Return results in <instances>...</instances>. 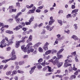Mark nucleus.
<instances>
[{
    "instance_id": "f257e3e1",
    "label": "nucleus",
    "mask_w": 80,
    "mask_h": 80,
    "mask_svg": "<svg viewBox=\"0 0 80 80\" xmlns=\"http://www.w3.org/2000/svg\"><path fill=\"white\" fill-rule=\"evenodd\" d=\"M6 41H5V40ZM5 40L4 39H3L2 41L0 43V48H3L4 47H5L6 46H9L10 45L12 44V43H13V41H11L10 39L9 40H8V38L5 37Z\"/></svg>"
},
{
    "instance_id": "f03ea898",
    "label": "nucleus",
    "mask_w": 80,
    "mask_h": 80,
    "mask_svg": "<svg viewBox=\"0 0 80 80\" xmlns=\"http://www.w3.org/2000/svg\"><path fill=\"white\" fill-rule=\"evenodd\" d=\"M26 38H28V36L22 37V40L17 41L15 45L16 48H18V47L20 46V43H24V42H25V39H26Z\"/></svg>"
},
{
    "instance_id": "7ed1b4c3",
    "label": "nucleus",
    "mask_w": 80,
    "mask_h": 80,
    "mask_svg": "<svg viewBox=\"0 0 80 80\" xmlns=\"http://www.w3.org/2000/svg\"><path fill=\"white\" fill-rule=\"evenodd\" d=\"M32 45H33L32 43L31 42H29L26 46L28 50L27 52L28 53H30V52H33V51H34V49L32 48L33 47L31 46Z\"/></svg>"
},
{
    "instance_id": "20e7f679",
    "label": "nucleus",
    "mask_w": 80,
    "mask_h": 80,
    "mask_svg": "<svg viewBox=\"0 0 80 80\" xmlns=\"http://www.w3.org/2000/svg\"><path fill=\"white\" fill-rule=\"evenodd\" d=\"M72 60L71 59H67L65 60V63L64 65V67L66 68L68 66H70L71 67L72 64H68V63H72Z\"/></svg>"
},
{
    "instance_id": "39448f33",
    "label": "nucleus",
    "mask_w": 80,
    "mask_h": 80,
    "mask_svg": "<svg viewBox=\"0 0 80 80\" xmlns=\"http://www.w3.org/2000/svg\"><path fill=\"white\" fill-rule=\"evenodd\" d=\"M42 43L41 42H39L36 43L33 46V47L34 48L35 50H37L38 47Z\"/></svg>"
},
{
    "instance_id": "423d86ee",
    "label": "nucleus",
    "mask_w": 80,
    "mask_h": 80,
    "mask_svg": "<svg viewBox=\"0 0 80 80\" xmlns=\"http://www.w3.org/2000/svg\"><path fill=\"white\" fill-rule=\"evenodd\" d=\"M8 27H9L8 25L3 24V27H2L0 29L1 31V33H3L4 32L5 29H3V28H8Z\"/></svg>"
},
{
    "instance_id": "0eeeda50",
    "label": "nucleus",
    "mask_w": 80,
    "mask_h": 80,
    "mask_svg": "<svg viewBox=\"0 0 80 80\" xmlns=\"http://www.w3.org/2000/svg\"><path fill=\"white\" fill-rule=\"evenodd\" d=\"M54 28V26H50L49 25H48L46 27V29L48 31H52Z\"/></svg>"
},
{
    "instance_id": "6e6552de",
    "label": "nucleus",
    "mask_w": 80,
    "mask_h": 80,
    "mask_svg": "<svg viewBox=\"0 0 80 80\" xmlns=\"http://www.w3.org/2000/svg\"><path fill=\"white\" fill-rule=\"evenodd\" d=\"M50 21L49 22L48 25H50L51 24L55 22V20L52 17H51L50 18Z\"/></svg>"
},
{
    "instance_id": "1a4fd4ad",
    "label": "nucleus",
    "mask_w": 80,
    "mask_h": 80,
    "mask_svg": "<svg viewBox=\"0 0 80 80\" xmlns=\"http://www.w3.org/2000/svg\"><path fill=\"white\" fill-rule=\"evenodd\" d=\"M20 28H22V26H20V25H19L18 26H16L15 28H13V30H15V31H17L18 30H20Z\"/></svg>"
},
{
    "instance_id": "9d476101",
    "label": "nucleus",
    "mask_w": 80,
    "mask_h": 80,
    "mask_svg": "<svg viewBox=\"0 0 80 80\" xmlns=\"http://www.w3.org/2000/svg\"><path fill=\"white\" fill-rule=\"evenodd\" d=\"M21 49L25 53L27 52V48L26 47H25V45H23L21 47Z\"/></svg>"
},
{
    "instance_id": "9b49d317",
    "label": "nucleus",
    "mask_w": 80,
    "mask_h": 80,
    "mask_svg": "<svg viewBox=\"0 0 80 80\" xmlns=\"http://www.w3.org/2000/svg\"><path fill=\"white\" fill-rule=\"evenodd\" d=\"M71 38L73 39L74 40L76 41V40H78V38L75 35H73L71 37Z\"/></svg>"
},
{
    "instance_id": "f8f14e48",
    "label": "nucleus",
    "mask_w": 80,
    "mask_h": 80,
    "mask_svg": "<svg viewBox=\"0 0 80 80\" xmlns=\"http://www.w3.org/2000/svg\"><path fill=\"white\" fill-rule=\"evenodd\" d=\"M58 59H57V58H56L53 62V65H58V64L59 63V61H58V60H57Z\"/></svg>"
},
{
    "instance_id": "ddd939ff",
    "label": "nucleus",
    "mask_w": 80,
    "mask_h": 80,
    "mask_svg": "<svg viewBox=\"0 0 80 80\" xmlns=\"http://www.w3.org/2000/svg\"><path fill=\"white\" fill-rule=\"evenodd\" d=\"M32 40V35H30L28 39L27 40L26 42L27 43H29V42H31Z\"/></svg>"
},
{
    "instance_id": "4468645a",
    "label": "nucleus",
    "mask_w": 80,
    "mask_h": 80,
    "mask_svg": "<svg viewBox=\"0 0 80 80\" xmlns=\"http://www.w3.org/2000/svg\"><path fill=\"white\" fill-rule=\"evenodd\" d=\"M51 50H48L47 51L45 52V54H43V57H45V55H48V54H50V53H51Z\"/></svg>"
},
{
    "instance_id": "2eb2a0df",
    "label": "nucleus",
    "mask_w": 80,
    "mask_h": 80,
    "mask_svg": "<svg viewBox=\"0 0 80 80\" xmlns=\"http://www.w3.org/2000/svg\"><path fill=\"white\" fill-rule=\"evenodd\" d=\"M17 58V57L16 56V55H12V57L11 58H9V59H10V60H15Z\"/></svg>"
},
{
    "instance_id": "dca6fc26",
    "label": "nucleus",
    "mask_w": 80,
    "mask_h": 80,
    "mask_svg": "<svg viewBox=\"0 0 80 80\" xmlns=\"http://www.w3.org/2000/svg\"><path fill=\"white\" fill-rule=\"evenodd\" d=\"M36 68V66H34L31 68V70L29 71V73L30 74H32L34 72V70Z\"/></svg>"
},
{
    "instance_id": "f3484780",
    "label": "nucleus",
    "mask_w": 80,
    "mask_h": 80,
    "mask_svg": "<svg viewBox=\"0 0 80 80\" xmlns=\"http://www.w3.org/2000/svg\"><path fill=\"white\" fill-rule=\"evenodd\" d=\"M5 33H8V34H13V32L12 31H10V30H7L5 31Z\"/></svg>"
},
{
    "instance_id": "a211bd4d",
    "label": "nucleus",
    "mask_w": 80,
    "mask_h": 80,
    "mask_svg": "<svg viewBox=\"0 0 80 80\" xmlns=\"http://www.w3.org/2000/svg\"><path fill=\"white\" fill-rule=\"evenodd\" d=\"M57 56L58 58L57 59L59 60V59H61V58H63V55H62L58 54V53L57 54Z\"/></svg>"
},
{
    "instance_id": "6ab92c4d",
    "label": "nucleus",
    "mask_w": 80,
    "mask_h": 80,
    "mask_svg": "<svg viewBox=\"0 0 80 80\" xmlns=\"http://www.w3.org/2000/svg\"><path fill=\"white\" fill-rule=\"evenodd\" d=\"M17 71L14 70L12 72V74L11 75V76H13L14 75H17Z\"/></svg>"
},
{
    "instance_id": "aec40b11",
    "label": "nucleus",
    "mask_w": 80,
    "mask_h": 80,
    "mask_svg": "<svg viewBox=\"0 0 80 80\" xmlns=\"http://www.w3.org/2000/svg\"><path fill=\"white\" fill-rule=\"evenodd\" d=\"M34 65H36V66H37V68L38 70H40V69L42 68V66L41 65H39V63H38V64H34Z\"/></svg>"
},
{
    "instance_id": "412c9836",
    "label": "nucleus",
    "mask_w": 80,
    "mask_h": 80,
    "mask_svg": "<svg viewBox=\"0 0 80 80\" xmlns=\"http://www.w3.org/2000/svg\"><path fill=\"white\" fill-rule=\"evenodd\" d=\"M33 5H34L33 4H31L30 5V6H29V5H26V7L27 8L30 9V8H32V7H33Z\"/></svg>"
},
{
    "instance_id": "4be33fe9",
    "label": "nucleus",
    "mask_w": 80,
    "mask_h": 80,
    "mask_svg": "<svg viewBox=\"0 0 80 80\" xmlns=\"http://www.w3.org/2000/svg\"><path fill=\"white\" fill-rule=\"evenodd\" d=\"M63 62H61L58 63L57 64V66L58 68H60L61 67V66H62L63 65Z\"/></svg>"
},
{
    "instance_id": "5701e85b",
    "label": "nucleus",
    "mask_w": 80,
    "mask_h": 80,
    "mask_svg": "<svg viewBox=\"0 0 80 80\" xmlns=\"http://www.w3.org/2000/svg\"><path fill=\"white\" fill-rule=\"evenodd\" d=\"M12 73V71H8L6 72V74L7 76H9V75H11Z\"/></svg>"
},
{
    "instance_id": "b1692460",
    "label": "nucleus",
    "mask_w": 80,
    "mask_h": 80,
    "mask_svg": "<svg viewBox=\"0 0 80 80\" xmlns=\"http://www.w3.org/2000/svg\"><path fill=\"white\" fill-rule=\"evenodd\" d=\"M25 63V62L24 61H20L18 62L19 65L21 66V65H23Z\"/></svg>"
},
{
    "instance_id": "393cba45",
    "label": "nucleus",
    "mask_w": 80,
    "mask_h": 80,
    "mask_svg": "<svg viewBox=\"0 0 80 80\" xmlns=\"http://www.w3.org/2000/svg\"><path fill=\"white\" fill-rule=\"evenodd\" d=\"M38 50L39 52L41 53H43V48L40 47H39L38 48Z\"/></svg>"
},
{
    "instance_id": "a878e982",
    "label": "nucleus",
    "mask_w": 80,
    "mask_h": 80,
    "mask_svg": "<svg viewBox=\"0 0 80 80\" xmlns=\"http://www.w3.org/2000/svg\"><path fill=\"white\" fill-rule=\"evenodd\" d=\"M48 71L49 72H53V70L52 69L51 67L48 66Z\"/></svg>"
},
{
    "instance_id": "bb28decb",
    "label": "nucleus",
    "mask_w": 80,
    "mask_h": 80,
    "mask_svg": "<svg viewBox=\"0 0 80 80\" xmlns=\"http://www.w3.org/2000/svg\"><path fill=\"white\" fill-rule=\"evenodd\" d=\"M58 22L59 23V25L60 26H62L63 24V22L62 20H58Z\"/></svg>"
},
{
    "instance_id": "cd10ccee",
    "label": "nucleus",
    "mask_w": 80,
    "mask_h": 80,
    "mask_svg": "<svg viewBox=\"0 0 80 80\" xmlns=\"http://www.w3.org/2000/svg\"><path fill=\"white\" fill-rule=\"evenodd\" d=\"M76 78V76L75 75H72L70 76V78L69 79L70 80H72L73 79H74V78Z\"/></svg>"
},
{
    "instance_id": "c85d7f7f",
    "label": "nucleus",
    "mask_w": 80,
    "mask_h": 80,
    "mask_svg": "<svg viewBox=\"0 0 80 80\" xmlns=\"http://www.w3.org/2000/svg\"><path fill=\"white\" fill-rule=\"evenodd\" d=\"M56 37L58 38L56 39H58L59 40H61V39H60L61 38V35L60 34H57L56 35Z\"/></svg>"
},
{
    "instance_id": "c756f323",
    "label": "nucleus",
    "mask_w": 80,
    "mask_h": 80,
    "mask_svg": "<svg viewBox=\"0 0 80 80\" xmlns=\"http://www.w3.org/2000/svg\"><path fill=\"white\" fill-rule=\"evenodd\" d=\"M34 19V17H33V16H31V18H30L29 21V22H30V23H31L32 22V21H33Z\"/></svg>"
},
{
    "instance_id": "7c9ffc66",
    "label": "nucleus",
    "mask_w": 80,
    "mask_h": 80,
    "mask_svg": "<svg viewBox=\"0 0 80 80\" xmlns=\"http://www.w3.org/2000/svg\"><path fill=\"white\" fill-rule=\"evenodd\" d=\"M20 18H17L15 19V21L18 24L20 23Z\"/></svg>"
},
{
    "instance_id": "2f4dec72",
    "label": "nucleus",
    "mask_w": 80,
    "mask_h": 80,
    "mask_svg": "<svg viewBox=\"0 0 80 80\" xmlns=\"http://www.w3.org/2000/svg\"><path fill=\"white\" fill-rule=\"evenodd\" d=\"M64 75H55V77H58V78H63V77H64Z\"/></svg>"
},
{
    "instance_id": "473e14b6",
    "label": "nucleus",
    "mask_w": 80,
    "mask_h": 80,
    "mask_svg": "<svg viewBox=\"0 0 80 80\" xmlns=\"http://www.w3.org/2000/svg\"><path fill=\"white\" fill-rule=\"evenodd\" d=\"M34 13V12H33L32 10H29V11L27 12V14L28 15V14H32V13Z\"/></svg>"
},
{
    "instance_id": "72a5a7b5",
    "label": "nucleus",
    "mask_w": 80,
    "mask_h": 80,
    "mask_svg": "<svg viewBox=\"0 0 80 80\" xmlns=\"http://www.w3.org/2000/svg\"><path fill=\"white\" fill-rule=\"evenodd\" d=\"M78 9H76L72 11L71 13H75L76 14H77V12H78Z\"/></svg>"
},
{
    "instance_id": "f704fd0d",
    "label": "nucleus",
    "mask_w": 80,
    "mask_h": 80,
    "mask_svg": "<svg viewBox=\"0 0 80 80\" xmlns=\"http://www.w3.org/2000/svg\"><path fill=\"white\" fill-rule=\"evenodd\" d=\"M51 51L52 54H53L54 53H56V52H57V50L54 49L51 50Z\"/></svg>"
},
{
    "instance_id": "c9c22d12",
    "label": "nucleus",
    "mask_w": 80,
    "mask_h": 80,
    "mask_svg": "<svg viewBox=\"0 0 80 80\" xmlns=\"http://www.w3.org/2000/svg\"><path fill=\"white\" fill-rule=\"evenodd\" d=\"M3 67H4L3 65H0V73H2V70H2L3 68Z\"/></svg>"
},
{
    "instance_id": "e433bc0d",
    "label": "nucleus",
    "mask_w": 80,
    "mask_h": 80,
    "mask_svg": "<svg viewBox=\"0 0 80 80\" xmlns=\"http://www.w3.org/2000/svg\"><path fill=\"white\" fill-rule=\"evenodd\" d=\"M43 48L44 50H48V46H47L44 45L43 47Z\"/></svg>"
},
{
    "instance_id": "4c0bfd02",
    "label": "nucleus",
    "mask_w": 80,
    "mask_h": 80,
    "mask_svg": "<svg viewBox=\"0 0 80 80\" xmlns=\"http://www.w3.org/2000/svg\"><path fill=\"white\" fill-rule=\"evenodd\" d=\"M13 8V6H9V8H8V9H9V11L10 12H12V9Z\"/></svg>"
},
{
    "instance_id": "58836bf2",
    "label": "nucleus",
    "mask_w": 80,
    "mask_h": 80,
    "mask_svg": "<svg viewBox=\"0 0 80 80\" xmlns=\"http://www.w3.org/2000/svg\"><path fill=\"white\" fill-rule=\"evenodd\" d=\"M20 25V26H21L22 28L23 27L25 26V23H24V22H22Z\"/></svg>"
},
{
    "instance_id": "ea45409f",
    "label": "nucleus",
    "mask_w": 80,
    "mask_h": 80,
    "mask_svg": "<svg viewBox=\"0 0 80 80\" xmlns=\"http://www.w3.org/2000/svg\"><path fill=\"white\" fill-rule=\"evenodd\" d=\"M10 59L3 60L2 61V63H7V62H8V61H10Z\"/></svg>"
},
{
    "instance_id": "a19ab883",
    "label": "nucleus",
    "mask_w": 80,
    "mask_h": 80,
    "mask_svg": "<svg viewBox=\"0 0 80 80\" xmlns=\"http://www.w3.org/2000/svg\"><path fill=\"white\" fill-rule=\"evenodd\" d=\"M72 16L71 14H68V15H67L66 18H72Z\"/></svg>"
},
{
    "instance_id": "79ce46f5",
    "label": "nucleus",
    "mask_w": 80,
    "mask_h": 80,
    "mask_svg": "<svg viewBox=\"0 0 80 80\" xmlns=\"http://www.w3.org/2000/svg\"><path fill=\"white\" fill-rule=\"evenodd\" d=\"M37 9V8H36L35 6H33L32 8V9L31 10L33 12H34V13H35V10Z\"/></svg>"
},
{
    "instance_id": "37998d69",
    "label": "nucleus",
    "mask_w": 80,
    "mask_h": 80,
    "mask_svg": "<svg viewBox=\"0 0 80 80\" xmlns=\"http://www.w3.org/2000/svg\"><path fill=\"white\" fill-rule=\"evenodd\" d=\"M11 47H8L6 48V51L7 52H9L11 50Z\"/></svg>"
},
{
    "instance_id": "c03bdc74",
    "label": "nucleus",
    "mask_w": 80,
    "mask_h": 80,
    "mask_svg": "<svg viewBox=\"0 0 80 80\" xmlns=\"http://www.w3.org/2000/svg\"><path fill=\"white\" fill-rule=\"evenodd\" d=\"M17 72H18V73H24V72L23 71L20 70H17Z\"/></svg>"
},
{
    "instance_id": "a18cd8bd",
    "label": "nucleus",
    "mask_w": 80,
    "mask_h": 80,
    "mask_svg": "<svg viewBox=\"0 0 80 80\" xmlns=\"http://www.w3.org/2000/svg\"><path fill=\"white\" fill-rule=\"evenodd\" d=\"M43 58L45 60H48V59H49V58H50V56L48 55V56L45 57V56H44Z\"/></svg>"
},
{
    "instance_id": "49530a36",
    "label": "nucleus",
    "mask_w": 80,
    "mask_h": 80,
    "mask_svg": "<svg viewBox=\"0 0 80 80\" xmlns=\"http://www.w3.org/2000/svg\"><path fill=\"white\" fill-rule=\"evenodd\" d=\"M8 67V64H6L4 67L3 70H5L7 69V68Z\"/></svg>"
},
{
    "instance_id": "de8ad7c7",
    "label": "nucleus",
    "mask_w": 80,
    "mask_h": 80,
    "mask_svg": "<svg viewBox=\"0 0 80 80\" xmlns=\"http://www.w3.org/2000/svg\"><path fill=\"white\" fill-rule=\"evenodd\" d=\"M12 18H14L16 19V18H18L17 15H15V14H13V15H12Z\"/></svg>"
},
{
    "instance_id": "09e8293b",
    "label": "nucleus",
    "mask_w": 80,
    "mask_h": 80,
    "mask_svg": "<svg viewBox=\"0 0 80 80\" xmlns=\"http://www.w3.org/2000/svg\"><path fill=\"white\" fill-rule=\"evenodd\" d=\"M45 62H46V61L44 60V62H42V63H41V65H42L43 67H45Z\"/></svg>"
},
{
    "instance_id": "8fccbe9b",
    "label": "nucleus",
    "mask_w": 80,
    "mask_h": 80,
    "mask_svg": "<svg viewBox=\"0 0 80 80\" xmlns=\"http://www.w3.org/2000/svg\"><path fill=\"white\" fill-rule=\"evenodd\" d=\"M22 13V12H19L16 14V15L17 16V17H18V18L19 15H21Z\"/></svg>"
},
{
    "instance_id": "3c124183",
    "label": "nucleus",
    "mask_w": 80,
    "mask_h": 80,
    "mask_svg": "<svg viewBox=\"0 0 80 80\" xmlns=\"http://www.w3.org/2000/svg\"><path fill=\"white\" fill-rule=\"evenodd\" d=\"M64 50V49L63 48H62L60 50L59 52H58V53H61L62 52H63Z\"/></svg>"
},
{
    "instance_id": "603ef678",
    "label": "nucleus",
    "mask_w": 80,
    "mask_h": 80,
    "mask_svg": "<svg viewBox=\"0 0 80 80\" xmlns=\"http://www.w3.org/2000/svg\"><path fill=\"white\" fill-rule=\"evenodd\" d=\"M16 5L17 7H20V4L19 2H16Z\"/></svg>"
},
{
    "instance_id": "864d4df0",
    "label": "nucleus",
    "mask_w": 80,
    "mask_h": 80,
    "mask_svg": "<svg viewBox=\"0 0 80 80\" xmlns=\"http://www.w3.org/2000/svg\"><path fill=\"white\" fill-rule=\"evenodd\" d=\"M59 40L58 39H56V41H55V43L56 44H58V41H59Z\"/></svg>"
},
{
    "instance_id": "5fc2aeb1",
    "label": "nucleus",
    "mask_w": 80,
    "mask_h": 80,
    "mask_svg": "<svg viewBox=\"0 0 80 80\" xmlns=\"http://www.w3.org/2000/svg\"><path fill=\"white\" fill-rule=\"evenodd\" d=\"M73 69H72V67H70V68H69V72H73Z\"/></svg>"
},
{
    "instance_id": "6e6d98bb",
    "label": "nucleus",
    "mask_w": 80,
    "mask_h": 80,
    "mask_svg": "<svg viewBox=\"0 0 80 80\" xmlns=\"http://www.w3.org/2000/svg\"><path fill=\"white\" fill-rule=\"evenodd\" d=\"M64 33H67L68 34H69L70 33V30H68L67 31L64 30Z\"/></svg>"
},
{
    "instance_id": "4d7b16f0",
    "label": "nucleus",
    "mask_w": 80,
    "mask_h": 80,
    "mask_svg": "<svg viewBox=\"0 0 80 80\" xmlns=\"http://www.w3.org/2000/svg\"><path fill=\"white\" fill-rule=\"evenodd\" d=\"M15 38V36H14V35H12L11 36V38L10 39V40L11 41H12V40L13 39H14V38Z\"/></svg>"
},
{
    "instance_id": "13d9d810",
    "label": "nucleus",
    "mask_w": 80,
    "mask_h": 80,
    "mask_svg": "<svg viewBox=\"0 0 80 80\" xmlns=\"http://www.w3.org/2000/svg\"><path fill=\"white\" fill-rule=\"evenodd\" d=\"M73 70H74V71H76V70H77V68H75V64H74L73 65Z\"/></svg>"
},
{
    "instance_id": "bf43d9fd",
    "label": "nucleus",
    "mask_w": 80,
    "mask_h": 80,
    "mask_svg": "<svg viewBox=\"0 0 80 80\" xmlns=\"http://www.w3.org/2000/svg\"><path fill=\"white\" fill-rule=\"evenodd\" d=\"M74 27L75 30H77L78 28V27H77V24H75L74 25Z\"/></svg>"
},
{
    "instance_id": "052dcab7",
    "label": "nucleus",
    "mask_w": 80,
    "mask_h": 80,
    "mask_svg": "<svg viewBox=\"0 0 80 80\" xmlns=\"http://www.w3.org/2000/svg\"><path fill=\"white\" fill-rule=\"evenodd\" d=\"M43 59L42 58H40L38 60V62H39V63L42 62H43Z\"/></svg>"
},
{
    "instance_id": "680f3d73",
    "label": "nucleus",
    "mask_w": 80,
    "mask_h": 80,
    "mask_svg": "<svg viewBox=\"0 0 80 80\" xmlns=\"http://www.w3.org/2000/svg\"><path fill=\"white\" fill-rule=\"evenodd\" d=\"M15 50L13 49L11 52L12 55H15L14 54H15Z\"/></svg>"
},
{
    "instance_id": "e2e57ef3",
    "label": "nucleus",
    "mask_w": 80,
    "mask_h": 80,
    "mask_svg": "<svg viewBox=\"0 0 80 80\" xmlns=\"http://www.w3.org/2000/svg\"><path fill=\"white\" fill-rule=\"evenodd\" d=\"M44 7V5H42V6L39 7L38 8V9H42V8H43Z\"/></svg>"
},
{
    "instance_id": "0e129e2a",
    "label": "nucleus",
    "mask_w": 80,
    "mask_h": 80,
    "mask_svg": "<svg viewBox=\"0 0 80 80\" xmlns=\"http://www.w3.org/2000/svg\"><path fill=\"white\" fill-rule=\"evenodd\" d=\"M25 23L26 25H30L31 22H25Z\"/></svg>"
},
{
    "instance_id": "69168bd1",
    "label": "nucleus",
    "mask_w": 80,
    "mask_h": 80,
    "mask_svg": "<svg viewBox=\"0 0 80 80\" xmlns=\"http://www.w3.org/2000/svg\"><path fill=\"white\" fill-rule=\"evenodd\" d=\"M28 55H24L23 56V58H28Z\"/></svg>"
},
{
    "instance_id": "338daca9",
    "label": "nucleus",
    "mask_w": 80,
    "mask_h": 80,
    "mask_svg": "<svg viewBox=\"0 0 80 80\" xmlns=\"http://www.w3.org/2000/svg\"><path fill=\"white\" fill-rule=\"evenodd\" d=\"M49 45V43L48 42H46L44 45V46L48 47V45Z\"/></svg>"
},
{
    "instance_id": "774afa93",
    "label": "nucleus",
    "mask_w": 80,
    "mask_h": 80,
    "mask_svg": "<svg viewBox=\"0 0 80 80\" xmlns=\"http://www.w3.org/2000/svg\"><path fill=\"white\" fill-rule=\"evenodd\" d=\"M68 78H69V77H66L63 78V79H64V80H68Z\"/></svg>"
}]
</instances>
